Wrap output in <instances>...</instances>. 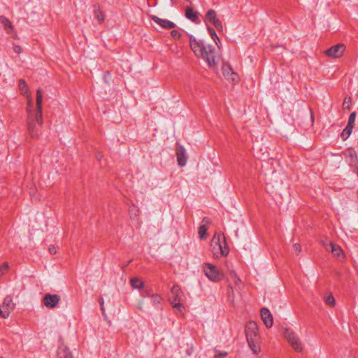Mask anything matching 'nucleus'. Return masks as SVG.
I'll return each instance as SVG.
<instances>
[{
	"instance_id": "obj_1",
	"label": "nucleus",
	"mask_w": 358,
	"mask_h": 358,
	"mask_svg": "<svg viewBox=\"0 0 358 358\" xmlns=\"http://www.w3.org/2000/svg\"><path fill=\"white\" fill-rule=\"evenodd\" d=\"M189 43L195 55L202 58L209 67L217 65L215 49L213 45L206 44L203 41L196 40L193 36H189Z\"/></svg>"
},
{
	"instance_id": "obj_2",
	"label": "nucleus",
	"mask_w": 358,
	"mask_h": 358,
	"mask_svg": "<svg viewBox=\"0 0 358 358\" xmlns=\"http://www.w3.org/2000/svg\"><path fill=\"white\" fill-rule=\"evenodd\" d=\"M27 113L28 132L32 138H36L39 136L41 129L37 127L36 110H33V103L31 98H29L27 101Z\"/></svg>"
},
{
	"instance_id": "obj_3",
	"label": "nucleus",
	"mask_w": 358,
	"mask_h": 358,
	"mask_svg": "<svg viewBox=\"0 0 358 358\" xmlns=\"http://www.w3.org/2000/svg\"><path fill=\"white\" fill-rule=\"evenodd\" d=\"M211 247L214 255L217 257L227 256L229 254V249L223 234L214 235L211 241Z\"/></svg>"
},
{
	"instance_id": "obj_4",
	"label": "nucleus",
	"mask_w": 358,
	"mask_h": 358,
	"mask_svg": "<svg viewBox=\"0 0 358 358\" xmlns=\"http://www.w3.org/2000/svg\"><path fill=\"white\" fill-rule=\"evenodd\" d=\"M185 300V295L178 285H174L169 294V301L174 309L182 312L184 309L182 301Z\"/></svg>"
},
{
	"instance_id": "obj_5",
	"label": "nucleus",
	"mask_w": 358,
	"mask_h": 358,
	"mask_svg": "<svg viewBox=\"0 0 358 358\" xmlns=\"http://www.w3.org/2000/svg\"><path fill=\"white\" fill-rule=\"evenodd\" d=\"M203 271L206 278L213 282H219L224 278V273L210 263L206 262L203 264Z\"/></svg>"
},
{
	"instance_id": "obj_6",
	"label": "nucleus",
	"mask_w": 358,
	"mask_h": 358,
	"mask_svg": "<svg viewBox=\"0 0 358 358\" xmlns=\"http://www.w3.org/2000/svg\"><path fill=\"white\" fill-rule=\"evenodd\" d=\"M284 336L292 348L297 352L303 351V347L301 341L295 332L289 329H285Z\"/></svg>"
},
{
	"instance_id": "obj_7",
	"label": "nucleus",
	"mask_w": 358,
	"mask_h": 358,
	"mask_svg": "<svg viewBox=\"0 0 358 358\" xmlns=\"http://www.w3.org/2000/svg\"><path fill=\"white\" fill-rule=\"evenodd\" d=\"M42 101H43V94L42 91L40 89H38L36 91V122H37V127H40L41 129L43 120V114H42Z\"/></svg>"
},
{
	"instance_id": "obj_8",
	"label": "nucleus",
	"mask_w": 358,
	"mask_h": 358,
	"mask_svg": "<svg viewBox=\"0 0 358 358\" xmlns=\"http://www.w3.org/2000/svg\"><path fill=\"white\" fill-rule=\"evenodd\" d=\"M205 18L210 22L218 31L223 30V25L221 20L217 17L216 12L213 9H210L206 14Z\"/></svg>"
},
{
	"instance_id": "obj_9",
	"label": "nucleus",
	"mask_w": 358,
	"mask_h": 358,
	"mask_svg": "<svg viewBox=\"0 0 358 358\" xmlns=\"http://www.w3.org/2000/svg\"><path fill=\"white\" fill-rule=\"evenodd\" d=\"M245 333L246 339L257 338H258V327L255 322H249L247 323L245 328Z\"/></svg>"
},
{
	"instance_id": "obj_10",
	"label": "nucleus",
	"mask_w": 358,
	"mask_h": 358,
	"mask_svg": "<svg viewBox=\"0 0 358 358\" xmlns=\"http://www.w3.org/2000/svg\"><path fill=\"white\" fill-rule=\"evenodd\" d=\"M345 48V47L343 44H337L327 49L325 53L329 57L339 58L343 55Z\"/></svg>"
},
{
	"instance_id": "obj_11",
	"label": "nucleus",
	"mask_w": 358,
	"mask_h": 358,
	"mask_svg": "<svg viewBox=\"0 0 358 358\" xmlns=\"http://www.w3.org/2000/svg\"><path fill=\"white\" fill-rule=\"evenodd\" d=\"M59 301L60 297L57 294H48L43 299V304L49 308H55L59 304Z\"/></svg>"
},
{
	"instance_id": "obj_12",
	"label": "nucleus",
	"mask_w": 358,
	"mask_h": 358,
	"mask_svg": "<svg viewBox=\"0 0 358 358\" xmlns=\"http://www.w3.org/2000/svg\"><path fill=\"white\" fill-rule=\"evenodd\" d=\"M323 245L327 250L331 251L334 255L338 257L343 255L341 248L329 240L323 241Z\"/></svg>"
},
{
	"instance_id": "obj_13",
	"label": "nucleus",
	"mask_w": 358,
	"mask_h": 358,
	"mask_svg": "<svg viewBox=\"0 0 358 358\" xmlns=\"http://www.w3.org/2000/svg\"><path fill=\"white\" fill-rule=\"evenodd\" d=\"M150 18L158 25H159L162 28L166 29H171L176 27V24L173 23V22L166 20V19H162L156 15H150Z\"/></svg>"
},
{
	"instance_id": "obj_14",
	"label": "nucleus",
	"mask_w": 358,
	"mask_h": 358,
	"mask_svg": "<svg viewBox=\"0 0 358 358\" xmlns=\"http://www.w3.org/2000/svg\"><path fill=\"white\" fill-rule=\"evenodd\" d=\"M223 76L228 80L234 82L237 80L238 76L233 71L231 66L228 63H224L222 67Z\"/></svg>"
},
{
	"instance_id": "obj_15",
	"label": "nucleus",
	"mask_w": 358,
	"mask_h": 358,
	"mask_svg": "<svg viewBox=\"0 0 358 358\" xmlns=\"http://www.w3.org/2000/svg\"><path fill=\"white\" fill-rule=\"evenodd\" d=\"M262 320L267 328H271L273 324V316L266 308H262L260 311Z\"/></svg>"
},
{
	"instance_id": "obj_16",
	"label": "nucleus",
	"mask_w": 358,
	"mask_h": 358,
	"mask_svg": "<svg viewBox=\"0 0 358 358\" xmlns=\"http://www.w3.org/2000/svg\"><path fill=\"white\" fill-rule=\"evenodd\" d=\"M0 23L3 27V29L8 34H14V38H17V34L14 31V27L8 18L4 15H0Z\"/></svg>"
},
{
	"instance_id": "obj_17",
	"label": "nucleus",
	"mask_w": 358,
	"mask_h": 358,
	"mask_svg": "<svg viewBox=\"0 0 358 358\" xmlns=\"http://www.w3.org/2000/svg\"><path fill=\"white\" fill-rule=\"evenodd\" d=\"M201 222L202 224L199 227L198 234L201 239H206L207 237L206 232L208 226L211 224V220L210 218L205 217L203 218Z\"/></svg>"
},
{
	"instance_id": "obj_18",
	"label": "nucleus",
	"mask_w": 358,
	"mask_h": 358,
	"mask_svg": "<svg viewBox=\"0 0 358 358\" xmlns=\"http://www.w3.org/2000/svg\"><path fill=\"white\" fill-rule=\"evenodd\" d=\"M178 164L180 166H184L187 162L185 150L182 145H179L176 150Z\"/></svg>"
},
{
	"instance_id": "obj_19",
	"label": "nucleus",
	"mask_w": 358,
	"mask_h": 358,
	"mask_svg": "<svg viewBox=\"0 0 358 358\" xmlns=\"http://www.w3.org/2000/svg\"><path fill=\"white\" fill-rule=\"evenodd\" d=\"M2 308L4 310L8 311V315L9 316L10 312L15 308V303H13V298L11 296H6L3 301Z\"/></svg>"
},
{
	"instance_id": "obj_20",
	"label": "nucleus",
	"mask_w": 358,
	"mask_h": 358,
	"mask_svg": "<svg viewBox=\"0 0 358 358\" xmlns=\"http://www.w3.org/2000/svg\"><path fill=\"white\" fill-rule=\"evenodd\" d=\"M57 358H73V355L67 347L61 345L57 350Z\"/></svg>"
},
{
	"instance_id": "obj_21",
	"label": "nucleus",
	"mask_w": 358,
	"mask_h": 358,
	"mask_svg": "<svg viewBox=\"0 0 358 358\" xmlns=\"http://www.w3.org/2000/svg\"><path fill=\"white\" fill-rule=\"evenodd\" d=\"M250 348L252 350L254 354L257 355L260 351V348L258 344V338L254 339L247 340Z\"/></svg>"
},
{
	"instance_id": "obj_22",
	"label": "nucleus",
	"mask_w": 358,
	"mask_h": 358,
	"mask_svg": "<svg viewBox=\"0 0 358 358\" xmlns=\"http://www.w3.org/2000/svg\"><path fill=\"white\" fill-rule=\"evenodd\" d=\"M130 285L134 289H142L144 287V282L138 278H132L130 279Z\"/></svg>"
},
{
	"instance_id": "obj_23",
	"label": "nucleus",
	"mask_w": 358,
	"mask_h": 358,
	"mask_svg": "<svg viewBox=\"0 0 358 358\" xmlns=\"http://www.w3.org/2000/svg\"><path fill=\"white\" fill-rule=\"evenodd\" d=\"M185 17L194 22H196L199 18L197 12H195L191 7L186 8Z\"/></svg>"
},
{
	"instance_id": "obj_24",
	"label": "nucleus",
	"mask_w": 358,
	"mask_h": 358,
	"mask_svg": "<svg viewBox=\"0 0 358 358\" xmlns=\"http://www.w3.org/2000/svg\"><path fill=\"white\" fill-rule=\"evenodd\" d=\"M94 15L99 22L101 24L105 20V15L99 6H94Z\"/></svg>"
},
{
	"instance_id": "obj_25",
	"label": "nucleus",
	"mask_w": 358,
	"mask_h": 358,
	"mask_svg": "<svg viewBox=\"0 0 358 358\" xmlns=\"http://www.w3.org/2000/svg\"><path fill=\"white\" fill-rule=\"evenodd\" d=\"M129 213L131 220L138 221L140 211L135 205H132L129 207Z\"/></svg>"
},
{
	"instance_id": "obj_26",
	"label": "nucleus",
	"mask_w": 358,
	"mask_h": 358,
	"mask_svg": "<svg viewBox=\"0 0 358 358\" xmlns=\"http://www.w3.org/2000/svg\"><path fill=\"white\" fill-rule=\"evenodd\" d=\"M19 90L23 95L29 96V90L24 80H19Z\"/></svg>"
},
{
	"instance_id": "obj_27",
	"label": "nucleus",
	"mask_w": 358,
	"mask_h": 358,
	"mask_svg": "<svg viewBox=\"0 0 358 358\" xmlns=\"http://www.w3.org/2000/svg\"><path fill=\"white\" fill-rule=\"evenodd\" d=\"M353 127H354L353 126L347 124L345 128L343 130V131L341 134V136L343 141H345L346 139H348L349 138V136L352 134Z\"/></svg>"
},
{
	"instance_id": "obj_28",
	"label": "nucleus",
	"mask_w": 358,
	"mask_h": 358,
	"mask_svg": "<svg viewBox=\"0 0 358 358\" xmlns=\"http://www.w3.org/2000/svg\"><path fill=\"white\" fill-rule=\"evenodd\" d=\"M151 299L152 304L157 308H159V306L162 301V296L159 294H153L151 295Z\"/></svg>"
},
{
	"instance_id": "obj_29",
	"label": "nucleus",
	"mask_w": 358,
	"mask_h": 358,
	"mask_svg": "<svg viewBox=\"0 0 358 358\" xmlns=\"http://www.w3.org/2000/svg\"><path fill=\"white\" fill-rule=\"evenodd\" d=\"M208 30L212 38L214 40L215 43L217 45V42H220V38H218L217 35L216 34L215 31L211 27H208Z\"/></svg>"
},
{
	"instance_id": "obj_30",
	"label": "nucleus",
	"mask_w": 358,
	"mask_h": 358,
	"mask_svg": "<svg viewBox=\"0 0 358 358\" xmlns=\"http://www.w3.org/2000/svg\"><path fill=\"white\" fill-rule=\"evenodd\" d=\"M343 106L345 109L350 110V106H351V99H350V97H349V96H345V99L343 100Z\"/></svg>"
},
{
	"instance_id": "obj_31",
	"label": "nucleus",
	"mask_w": 358,
	"mask_h": 358,
	"mask_svg": "<svg viewBox=\"0 0 358 358\" xmlns=\"http://www.w3.org/2000/svg\"><path fill=\"white\" fill-rule=\"evenodd\" d=\"M355 118H356V113L355 112H352L349 117H348V125H351V126H353L354 127V124H355Z\"/></svg>"
},
{
	"instance_id": "obj_32",
	"label": "nucleus",
	"mask_w": 358,
	"mask_h": 358,
	"mask_svg": "<svg viewBox=\"0 0 358 358\" xmlns=\"http://www.w3.org/2000/svg\"><path fill=\"white\" fill-rule=\"evenodd\" d=\"M325 303L331 307L334 306L335 299L332 295H329L325 299Z\"/></svg>"
},
{
	"instance_id": "obj_33",
	"label": "nucleus",
	"mask_w": 358,
	"mask_h": 358,
	"mask_svg": "<svg viewBox=\"0 0 358 358\" xmlns=\"http://www.w3.org/2000/svg\"><path fill=\"white\" fill-rule=\"evenodd\" d=\"M8 268V264L7 262H4L1 265H0V277L7 271Z\"/></svg>"
},
{
	"instance_id": "obj_34",
	"label": "nucleus",
	"mask_w": 358,
	"mask_h": 358,
	"mask_svg": "<svg viewBox=\"0 0 358 358\" xmlns=\"http://www.w3.org/2000/svg\"><path fill=\"white\" fill-rule=\"evenodd\" d=\"M171 35L176 40L179 39L181 36L180 33L178 30H172L171 32Z\"/></svg>"
},
{
	"instance_id": "obj_35",
	"label": "nucleus",
	"mask_w": 358,
	"mask_h": 358,
	"mask_svg": "<svg viewBox=\"0 0 358 358\" xmlns=\"http://www.w3.org/2000/svg\"><path fill=\"white\" fill-rule=\"evenodd\" d=\"M13 51L15 53L20 54L22 52V48L20 45H15L13 46Z\"/></svg>"
},
{
	"instance_id": "obj_36",
	"label": "nucleus",
	"mask_w": 358,
	"mask_h": 358,
	"mask_svg": "<svg viewBox=\"0 0 358 358\" xmlns=\"http://www.w3.org/2000/svg\"><path fill=\"white\" fill-rule=\"evenodd\" d=\"M227 355V352H215V357L216 358H224Z\"/></svg>"
},
{
	"instance_id": "obj_37",
	"label": "nucleus",
	"mask_w": 358,
	"mask_h": 358,
	"mask_svg": "<svg viewBox=\"0 0 358 358\" xmlns=\"http://www.w3.org/2000/svg\"><path fill=\"white\" fill-rule=\"evenodd\" d=\"M294 249L296 252H301V246L299 243H294Z\"/></svg>"
},
{
	"instance_id": "obj_38",
	"label": "nucleus",
	"mask_w": 358,
	"mask_h": 358,
	"mask_svg": "<svg viewBox=\"0 0 358 358\" xmlns=\"http://www.w3.org/2000/svg\"><path fill=\"white\" fill-rule=\"evenodd\" d=\"M49 252L51 253V254H55L56 253V248L54 247V246H51L49 248Z\"/></svg>"
},
{
	"instance_id": "obj_39",
	"label": "nucleus",
	"mask_w": 358,
	"mask_h": 358,
	"mask_svg": "<svg viewBox=\"0 0 358 358\" xmlns=\"http://www.w3.org/2000/svg\"><path fill=\"white\" fill-rule=\"evenodd\" d=\"M101 158H102V155H101L100 153H99V154H97V155H96V159H97L99 161H100Z\"/></svg>"
},
{
	"instance_id": "obj_40",
	"label": "nucleus",
	"mask_w": 358,
	"mask_h": 358,
	"mask_svg": "<svg viewBox=\"0 0 358 358\" xmlns=\"http://www.w3.org/2000/svg\"><path fill=\"white\" fill-rule=\"evenodd\" d=\"M101 312H102V314L103 315H105V308H104V306H101Z\"/></svg>"
},
{
	"instance_id": "obj_41",
	"label": "nucleus",
	"mask_w": 358,
	"mask_h": 358,
	"mask_svg": "<svg viewBox=\"0 0 358 358\" xmlns=\"http://www.w3.org/2000/svg\"><path fill=\"white\" fill-rule=\"evenodd\" d=\"M103 303H104L103 299H101V300H100V304H101V306H103Z\"/></svg>"
},
{
	"instance_id": "obj_42",
	"label": "nucleus",
	"mask_w": 358,
	"mask_h": 358,
	"mask_svg": "<svg viewBox=\"0 0 358 358\" xmlns=\"http://www.w3.org/2000/svg\"><path fill=\"white\" fill-rule=\"evenodd\" d=\"M237 278V280L235 282L236 284H237V282H240V279L238 278Z\"/></svg>"
},
{
	"instance_id": "obj_43",
	"label": "nucleus",
	"mask_w": 358,
	"mask_h": 358,
	"mask_svg": "<svg viewBox=\"0 0 358 358\" xmlns=\"http://www.w3.org/2000/svg\"><path fill=\"white\" fill-rule=\"evenodd\" d=\"M0 358H2V357H0Z\"/></svg>"
}]
</instances>
